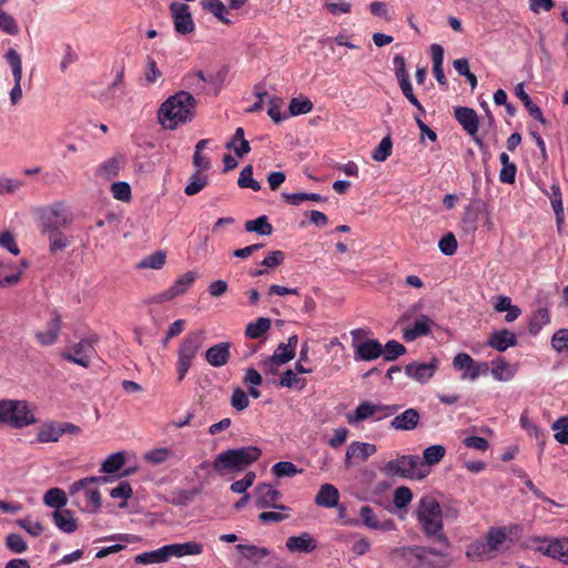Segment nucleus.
Segmentation results:
<instances>
[{"label":"nucleus","mask_w":568,"mask_h":568,"mask_svg":"<svg viewBox=\"0 0 568 568\" xmlns=\"http://www.w3.org/2000/svg\"><path fill=\"white\" fill-rule=\"evenodd\" d=\"M195 100L186 91H180L166 99L158 111L159 123L166 130H174L194 118Z\"/></svg>","instance_id":"f257e3e1"},{"label":"nucleus","mask_w":568,"mask_h":568,"mask_svg":"<svg viewBox=\"0 0 568 568\" xmlns=\"http://www.w3.org/2000/svg\"><path fill=\"white\" fill-rule=\"evenodd\" d=\"M416 518L424 534L445 545L448 539L443 532V511L439 503L432 496L419 499L416 508Z\"/></svg>","instance_id":"f03ea898"},{"label":"nucleus","mask_w":568,"mask_h":568,"mask_svg":"<svg viewBox=\"0 0 568 568\" xmlns=\"http://www.w3.org/2000/svg\"><path fill=\"white\" fill-rule=\"evenodd\" d=\"M261 455L262 450L255 446L227 449L215 457L213 468L220 475L240 473L256 462Z\"/></svg>","instance_id":"7ed1b4c3"},{"label":"nucleus","mask_w":568,"mask_h":568,"mask_svg":"<svg viewBox=\"0 0 568 568\" xmlns=\"http://www.w3.org/2000/svg\"><path fill=\"white\" fill-rule=\"evenodd\" d=\"M108 481L109 478L103 476L82 478L70 486V495L77 499L79 505L83 503L84 510L95 513L102 505V498L100 491L94 487V485L105 484Z\"/></svg>","instance_id":"20e7f679"},{"label":"nucleus","mask_w":568,"mask_h":568,"mask_svg":"<svg viewBox=\"0 0 568 568\" xmlns=\"http://www.w3.org/2000/svg\"><path fill=\"white\" fill-rule=\"evenodd\" d=\"M37 225L41 234L67 229L72 224V213L64 203L54 202L37 210Z\"/></svg>","instance_id":"39448f33"},{"label":"nucleus","mask_w":568,"mask_h":568,"mask_svg":"<svg viewBox=\"0 0 568 568\" xmlns=\"http://www.w3.org/2000/svg\"><path fill=\"white\" fill-rule=\"evenodd\" d=\"M0 423L13 428H23L37 423L28 402L18 399L0 400Z\"/></svg>","instance_id":"423d86ee"},{"label":"nucleus","mask_w":568,"mask_h":568,"mask_svg":"<svg viewBox=\"0 0 568 568\" xmlns=\"http://www.w3.org/2000/svg\"><path fill=\"white\" fill-rule=\"evenodd\" d=\"M386 476H397L400 478L423 479L427 473L423 470V462L417 455H403L387 462L382 468Z\"/></svg>","instance_id":"0eeeda50"},{"label":"nucleus","mask_w":568,"mask_h":568,"mask_svg":"<svg viewBox=\"0 0 568 568\" xmlns=\"http://www.w3.org/2000/svg\"><path fill=\"white\" fill-rule=\"evenodd\" d=\"M204 342V332L196 329L189 332L182 339L178 349V374L179 381H183L197 352Z\"/></svg>","instance_id":"6e6552de"},{"label":"nucleus","mask_w":568,"mask_h":568,"mask_svg":"<svg viewBox=\"0 0 568 568\" xmlns=\"http://www.w3.org/2000/svg\"><path fill=\"white\" fill-rule=\"evenodd\" d=\"M526 548L568 564V538L531 536L526 540Z\"/></svg>","instance_id":"1a4fd4ad"},{"label":"nucleus","mask_w":568,"mask_h":568,"mask_svg":"<svg viewBox=\"0 0 568 568\" xmlns=\"http://www.w3.org/2000/svg\"><path fill=\"white\" fill-rule=\"evenodd\" d=\"M97 342L98 336L92 335L88 338L81 339L71 347L65 348L61 355L65 361L88 368L90 366L91 358L95 354L94 345Z\"/></svg>","instance_id":"9d476101"},{"label":"nucleus","mask_w":568,"mask_h":568,"mask_svg":"<svg viewBox=\"0 0 568 568\" xmlns=\"http://www.w3.org/2000/svg\"><path fill=\"white\" fill-rule=\"evenodd\" d=\"M365 334L366 331L363 328H356L351 332L355 361H374L383 354V346L377 339H366L362 343L357 342Z\"/></svg>","instance_id":"9b49d317"},{"label":"nucleus","mask_w":568,"mask_h":568,"mask_svg":"<svg viewBox=\"0 0 568 568\" xmlns=\"http://www.w3.org/2000/svg\"><path fill=\"white\" fill-rule=\"evenodd\" d=\"M255 505L258 508H274L282 511H291V508L278 504L282 493L268 484H258L255 489Z\"/></svg>","instance_id":"f8f14e48"},{"label":"nucleus","mask_w":568,"mask_h":568,"mask_svg":"<svg viewBox=\"0 0 568 568\" xmlns=\"http://www.w3.org/2000/svg\"><path fill=\"white\" fill-rule=\"evenodd\" d=\"M4 59L7 61V63L9 64L11 71H12V75H13V80H14V85L13 88L11 89L10 91V102L12 105H17L21 98H22V89H21V80H22V61H21V55L19 54V52L13 49V48H10L6 54H4Z\"/></svg>","instance_id":"ddd939ff"},{"label":"nucleus","mask_w":568,"mask_h":568,"mask_svg":"<svg viewBox=\"0 0 568 568\" xmlns=\"http://www.w3.org/2000/svg\"><path fill=\"white\" fill-rule=\"evenodd\" d=\"M455 119L462 128L473 138L474 142L479 146H484L483 140L477 136L479 119L477 112L467 106H458L454 111Z\"/></svg>","instance_id":"4468645a"},{"label":"nucleus","mask_w":568,"mask_h":568,"mask_svg":"<svg viewBox=\"0 0 568 568\" xmlns=\"http://www.w3.org/2000/svg\"><path fill=\"white\" fill-rule=\"evenodd\" d=\"M174 29L180 34H189L194 31V22L192 19L190 7L182 2H172L170 4Z\"/></svg>","instance_id":"2eb2a0df"},{"label":"nucleus","mask_w":568,"mask_h":568,"mask_svg":"<svg viewBox=\"0 0 568 568\" xmlns=\"http://www.w3.org/2000/svg\"><path fill=\"white\" fill-rule=\"evenodd\" d=\"M197 275L190 271L176 278V281L165 291L161 292L154 300L162 303L173 300L184 294L195 282Z\"/></svg>","instance_id":"dca6fc26"},{"label":"nucleus","mask_w":568,"mask_h":568,"mask_svg":"<svg viewBox=\"0 0 568 568\" xmlns=\"http://www.w3.org/2000/svg\"><path fill=\"white\" fill-rule=\"evenodd\" d=\"M439 367V362L433 357L429 363H409L405 366L406 375L422 384L428 382Z\"/></svg>","instance_id":"f3484780"},{"label":"nucleus","mask_w":568,"mask_h":568,"mask_svg":"<svg viewBox=\"0 0 568 568\" xmlns=\"http://www.w3.org/2000/svg\"><path fill=\"white\" fill-rule=\"evenodd\" d=\"M408 552L417 559L418 568H438L440 564L435 559L442 560L445 557L440 550L418 546L408 548Z\"/></svg>","instance_id":"a211bd4d"},{"label":"nucleus","mask_w":568,"mask_h":568,"mask_svg":"<svg viewBox=\"0 0 568 568\" xmlns=\"http://www.w3.org/2000/svg\"><path fill=\"white\" fill-rule=\"evenodd\" d=\"M377 448L374 444L363 443V442H352L345 454V465L346 467H351L353 465V459H357L361 462L367 460L372 455L376 453Z\"/></svg>","instance_id":"6ab92c4d"},{"label":"nucleus","mask_w":568,"mask_h":568,"mask_svg":"<svg viewBox=\"0 0 568 568\" xmlns=\"http://www.w3.org/2000/svg\"><path fill=\"white\" fill-rule=\"evenodd\" d=\"M61 325H62L61 315L59 314L58 311H54L52 313L51 321L47 324L45 332H37L36 333V338H37L38 343L41 346L53 345L59 337V334L61 331Z\"/></svg>","instance_id":"aec40b11"},{"label":"nucleus","mask_w":568,"mask_h":568,"mask_svg":"<svg viewBox=\"0 0 568 568\" xmlns=\"http://www.w3.org/2000/svg\"><path fill=\"white\" fill-rule=\"evenodd\" d=\"M487 346L498 352H505L517 344V336L507 328L494 331L487 339Z\"/></svg>","instance_id":"412c9836"},{"label":"nucleus","mask_w":568,"mask_h":568,"mask_svg":"<svg viewBox=\"0 0 568 568\" xmlns=\"http://www.w3.org/2000/svg\"><path fill=\"white\" fill-rule=\"evenodd\" d=\"M231 344L222 342L207 348L205 359L213 367H221L227 364L231 357Z\"/></svg>","instance_id":"4be33fe9"},{"label":"nucleus","mask_w":568,"mask_h":568,"mask_svg":"<svg viewBox=\"0 0 568 568\" xmlns=\"http://www.w3.org/2000/svg\"><path fill=\"white\" fill-rule=\"evenodd\" d=\"M286 548L291 552L310 554L316 549L317 542L308 532H302L298 536H291L286 539Z\"/></svg>","instance_id":"5701e85b"},{"label":"nucleus","mask_w":568,"mask_h":568,"mask_svg":"<svg viewBox=\"0 0 568 568\" xmlns=\"http://www.w3.org/2000/svg\"><path fill=\"white\" fill-rule=\"evenodd\" d=\"M419 419L420 415L417 409L407 408L392 419L390 427L396 430H413L418 426Z\"/></svg>","instance_id":"b1692460"},{"label":"nucleus","mask_w":568,"mask_h":568,"mask_svg":"<svg viewBox=\"0 0 568 568\" xmlns=\"http://www.w3.org/2000/svg\"><path fill=\"white\" fill-rule=\"evenodd\" d=\"M490 373L496 381L509 382L516 374V367L498 356L490 362Z\"/></svg>","instance_id":"393cba45"},{"label":"nucleus","mask_w":568,"mask_h":568,"mask_svg":"<svg viewBox=\"0 0 568 568\" xmlns=\"http://www.w3.org/2000/svg\"><path fill=\"white\" fill-rule=\"evenodd\" d=\"M23 270L10 261L0 260V287L11 286L20 282Z\"/></svg>","instance_id":"a878e982"},{"label":"nucleus","mask_w":568,"mask_h":568,"mask_svg":"<svg viewBox=\"0 0 568 568\" xmlns=\"http://www.w3.org/2000/svg\"><path fill=\"white\" fill-rule=\"evenodd\" d=\"M338 489L332 484L322 485L314 499L317 506L325 508L336 507L338 505Z\"/></svg>","instance_id":"bb28decb"},{"label":"nucleus","mask_w":568,"mask_h":568,"mask_svg":"<svg viewBox=\"0 0 568 568\" xmlns=\"http://www.w3.org/2000/svg\"><path fill=\"white\" fill-rule=\"evenodd\" d=\"M432 320L426 315H419L412 327L405 328L403 338L406 342H413L420 336H426L430 333Z\"/></svg>","instance_id":"cd10ccee"},{"label":"nucleus","mask_w":568,"mask_h":568,"mask_svg":"<svg viewBox=\"0 0 568 568\" xmlns=\"http://www.w3.org/2000/svg\"><path fill=\"white\" fill-rule=\"evenodd\" d=\"M359 515L364 525L371 529L387 531L392 530L395 526L394 521L390 519L379 521L371 506H363L359 510Z\"/></svg>","instance_id":"c85d7f7f"},{"label":"nucleus","mask_w":568,"mask_h":568,"mask_svg":"<svg viewBox=\"0 0 568 568\" xmlns=\"http://www.w3.org/2000/svg\"><path fill=\"white\" fill-rule=\"evenodd\" d=\"M54 525L63 532L72 534L78 529L77 519L70 509H60L52 513Z\"/></svg>","instance_id":"c756f323"},{"label":"nucleus","mask_w":568,"mask_h":568,"mask_svg":"<svg viewBox=\"0 0 568 568\" xmlns=\"http://www.w3.org/2000/svg\"><path fill=\"white\" fill-rule=\"evenodd\" d=\"M171 558L169 546L165 545L159 549L145 551L135 556L134 561L141 565L161 564Z\"/></svg>","instance_id":"7c9ffc66"},{"label":"nucleus","mask_w":568,"mask_h":568,"mask_svg":"<svg viewBox=\"0 0 568 568\" xmlns=\"http://www.w3.org/2000/svg\"><path fill=\"white\" fill-rule=\"evenodd\" d=\"M453 367L456 371L463 372L462 379L474 381V373L476 368V362L467 353H458L453 359Z\"/></svg>","instance_id":"2f4dec72"},{"label":"nucleus","mask_w":568,"mask_h":568,"mask_svg":"<svg viewBox=\"0 0 568 568\" xmlns=\"http://www.w3.org/2000/svg\"><path fill=\"white\" fill-rule=\"evenodd\" d=\"M466 556L470 560H489L497 556V554H493L491 550L488 548V545L486 544L485 538L484 539H477L474 542H471L466 551Z\"/></svg>","instance_id":"473e14b6"},{"label":"nucleus","mask_w":568,"mask_h":568,"mask_svg":"<svg viewBox=\"0 0 568 568\" xmlns=\"http://www.w3.org/2000/svg\"><path fill=\"white\" fill-rule=\"evenodd\" d=\"M516 95L519 98V100L524 103L526 110L532 116L535 120L539 121L540 123L545 124L546 119L542 115L541 109L532 103L530 97L528 93L524 90V83H519L516 85Z\"/></svg>","instance_id":"72a5a7b5"},{"label":"nucleus","mask_w":568,"mask_h":568,"mask_svg":"<svg viewBox=\"0 0 568 568\" xmlns=\"http://www.w3.org/2000/svg\"><path fill=\"white\" fill-rule=\"evenodd\" d=\"M550 313L546 307H539L530 316L528 323V332L530 335L536 336L542 329L544 326L549 324Z\"/></svg>","instance_id":"f704fd0d"},{"label":"nucleus","mask_w":568,"mask_h":568,"mask_svg":"<svg viewBox=\"0 0 568 568\" xmlns=\"http://www.w3.org/2000/svg\"><path fill=\"white\" fill-rule=\"evenodd\" d=\"M121 159L116 156L103 161L95 170V175L103 180H111L118 176L121 168Z\"/></svg>","instance_id":"c9c22d12"},{"label":"nucleus","mask_w":568,"mask_h":568,"mask_svg":"<svg viewBox=\"0 0 568 568\" xmlns=\"http://www.w3.org/2000/svg\"><path fill=\"white\" fill-rule=\"evenodd\" d=\"M506 539V527H491L485 536L486 544L488 545V548L491 550L493 554H497V551L500 550Z\"/></svg>","instance_id":"e433bc0d"},{"label":"nucleus","mask_w":568,"mask_h":568,"mask_svg":"<svg viewBox=\"0 0 568 568\" xmlns=\"http://www.w3.org/2000/svg\"><path fill=\"white\" fill-rule=\"evenodd\" d=\"M169 550L171 557H183L187 555H200L203 552V545L196 541H187L183 544H170Z\"/></svg>","instance_id":"4c0bfd02"},{"label":"nucleus","mask_w":568,"mask_h":568,"mask_svg":"<svg viewBox=\"0 0 568 568\" xmlns=\"http://www.w3.org/2000/svg\"><path fill=\"white\" fill-rule=\"evenodd\" d=\"M61 436L62 434L60 423L51 422L43 424L40 427L37 434V440L39 443H55Z\"/></svg>","instance_id":"58836bf2"},{"label":"nucleus","mask_w":568,"mask_h":568,"mask_svg":"<svg viewBox=\"0 0 568 568\" xmlns=\"http://www.w3.org/2000/svg\"><path fill=\"white\" fill-rule=\"evenodd\" d=\"M246 232H255L258 235L268 236L273 233V225L266 215H261L255 220H248L244 224Z\"/></svg>","instance_id":"ea45409f"},{"label":"nucleus","mask_w":568,"mask_h":568,"mask_svg":"<svg viewBox=\"0 0 568 568\" xmlns=\"http://www.w3.org/2000/svg\"><path fill=\"white\" fill-rule=\"evenodd\" d=\"M375 414L374 404L366 400L358 404L353 413L347 414L346 418L349 424H357L369 417H374Z\"/></svg>","instance_id":"a19ab883"},{"label":"nucleus","mask_w":568,"mask_h":568,"mask_svg":"<svg viewBox=\"0 0 568 568\" xmlns=\"http://www.w3.org/2000/svg\"><path fill=\"white\" fill-rule=\"evenodd\" d=\"M272 322L267 317H260L255 322H250L245 327V335L248 338L256 339L262 337L271 328Z\"/></svg>","instance_id":"79ce46f5"},{"label":"nucleus","mask_w":568,"mask_h":568,"mask_svg":"<svg viewBox=\"0 0 568 568\" xmlns=\"http://www.w3.org/2000/svg\"><path fill=\"white\" fill-rule=\"evenodd\" d=\"M44 235L48 236L49 251L51 253L63 251L71 244V240L69 239V236L62 233V230L51 231L45 233Z\"/></svg>","instance_id":"37998d69"},{"label":"nucleus","mask_w":568,"mask_h":568,"mask_svg":"<svg viewBox=\"0 0 568 568\" xmlns=\"http://www.w3.org/2000/svg\"><path fill=\"white\" fill-rule=\"evenodd\" d=\"M550 199L552 210L556 214L557 222L560 223L564 219L562 195L559 183L556 181L550 185V192L547 193Z\"/></svg>","instance_id":"c03bdc74"},{"label":"nucleus","mask_w":568,"mask_h":568,"mask_svg":"<svg viewBox=\"0 0 568 568\" xmlns=\"http://www.w3.org/2000/svg\"><path fill=\"white\" fill-rule=\"evenodd\" d=\"M43 501L47 506L60 510L67 505L68 498L61 488H51L44 494Z\"/></svg>","instance_id":"a18cd8bd"},{"label":"nucleus","mask_w":568,"mask_h":568,"mask_svg":"<svg viewBox=\"0 0 568 568\" xmlns=\"http://www.w3.org/2000/svg\"><path fill=\"white\" fill-rule=\"evenodd\" d=\"M278 386L302 390L306 386V379L298 377V375L293 369H287L282 374L278 381Z\"/></svg>","instance_id":"49530a36"},{"label":"nucleus","mask_w":568,"mask_h":568,"mask_svg":"<svg viewBox=\"0 0 568 568\" xmlns=\"http://www.w3.org/2000/svg\"><path fill=\"white\" fill-rule=\"evenodd\" d=\"M125 463L124 453L118 452L111 454L101 465V473L113 474L122 468Z\"/></svg>","instance_id":"de8ad7c7"},{"label":"nucleus","mask_w":568,"mask_h":568,"mask_svg":"<svg viewBox=\"0 0 568 568\" xmlns=\"http://www.w3.org/2000/svg\"><path fill=\"white\" fill-rule=\"evenodd\" d=\"M267 114L275 123H281L283 120L287 119L286 113H282V108L284 105V100L278 97H270L267 99Z\"/></svg>","instance_id":"09e8293b"},{"label":"nucleus","mask_w":568,"mask_h":568,"mask_svg":"<svg viewBox=\"0 0 568 568\" xmlns=\"http://www.w3.org/2000/svg\"><path fill=\"white\" fill-rule=\"evenodd\" d=\"M203 10L211 12L221 22L229 24L230 20L224 17L227 12L224 3L221 0H201Z\"/></svg>","instance_id":"8fccbe9b"},{"label":"nucleus","mask_w":568,"mask_h":568,"mask_svg":"<svg viewBox=\"0 0 568 568\" xmlns=\"http://www.w3.org/2000/svg\"><path fill=\"white\" fill-rule=\"evenodd\" d=\"M392 150H393L392 138H390V135H386L382 139L379 144L372 152V159L377 162H384L390 156Z\"/></svg>","instance_id":"3c124183"},{"label":"nucleus","mask_w":568,"mask_h":568,"mask_svg":"<svg viewBox=\"0 0 568 568\" xmlns=\"http://www.w3.org/2000/svg\"><path fill=\"white\" fill-rule=\"evenodd\" d=\"M166 261V254L163 251H156L153 254L144 257L139 264L138 268H153L161 270Z\"/></svg>","instance_id":"603ef678"},{"label":"nucleus","mask_w":568,"mask_h":568,"mask_svg":"<svg viewBox=\"0 0 568 568\" xmlns=\"http://www.w3.org/2000/svg\"><path fill=\"white\" fill-rule=\"evenodd\" d=\"M446 449L442 445H433L424 449L423 458L424 464L428 466H434L438 464L445 456Z\"/></svg>","instance_id":"864d4df0"},{"label":"nucleus","mask_w":568,"mask_h":568,"mask_svg":"<svg viewBox=\"0 0 568 568\" xmlns=\"http://www.w3.org/2000/svg\"><path fill=\"white\" fill-rule=\"evenodd\" d=\"M288 110L291 115L306 114L313 110V102L308 98H293Z\"/></svg>","instance_id":"5fc2aeb1"},{"label":"nucleus","mask_w":568,"mask_h":568,"mask_svg":"<svg viewBox=\"0 0 568 568\" xmlns=\"http://www.w3.org/2000/svg\"><path fill=\"white\" fill-rule=\"evenodd\" d=\"M207 182L209 180L206 175L196 172L190 178V182L185 186L184 193L189 196L195 195L207 185Z\"/></svg>","instance_id":"6e6d98bb"},{"label":"nucleus","mask_w":568,"mask_h":568,"mask_svg":"<svg viewBox=\"0 0 568 568\" xmlns=\"http://www.w3.org/2000/svg\"><path fill=\"white\" fill-rule=\"evenodd\" d=\"M406 353V347L395 339H390L383 348L385 361L393 362Z\"/></svg>","instance_id":"4d7b16f0"},{"label":"nucleus","mask_w":568,"mask_h":568,"mask_svg":"<svg viewBox=\"0 0 568 568\" xmlns=\"http://www.w3.org/2000/svg\"><path fill=\"white\" fill-rule=\"evenodd\" d=\"M237 184L242 189L250 187L253 191H260L261 184L253 179V168L252 165H246L242 169L240 173V178L237 180Z\"/></svg>","instance_id":"13d9d810"},{"label":"nucleus","mask_w":568,"mask_h":568,"mask_svg":"<svg viewBox=\"0 0 568 568\" xmlns=\"http://www.w3.org/2000/svg\"><path fill=\"white\" fill-rule=\"evenodd\" d=\"M551 428L556 432L555 439L564 445H568V416H561L554 422Z\"/></svg>","instance_id":"bf43d9fd"},{"label":"nucleus","mask_w":568,"mask_h":568,"mask_svg":"<svg viewBox=\"0 0 568 568\" xmlns=\"http://www.w3.org/2000/svg\"><path fill=\"white\" fill-rule=\"evenodd\" d=\"M272 471L276 477H292L302 473V469L291 462H278L273 465Z\"/></svg>","instance_id":"052dcab7"},{"label":"nucleus","mask_w":568,"mask_h":568,"mask_svg":"<svg viewBox=\"0 0 568 568\" xmlns=\"http://www.w3.org/2000/svg\"><path fill=\"white\" fill-rule=\"evenodd\" d=\"M236 548L247 559H262L270 555L266 548H260L255 545H237Z\"/></svg>","instance_id":"680f3d73"},{"label":"nucleus","mask_w":568,"mask_h":568,"mask_svg":"<svg viewBox=\"0 0 568 568\" xmlns=\"http://www.w3.org/2000/svg\"><path fill=\"white\" fill-rule=\"evenodd\" d=\"M413 499L412 490L406 486H400L394 491V505L399 508H406Z\"/></svg>","instance_id":"e2e57ef3"},{"label":"nucleus","mask_w":568,"mask_h":568,"mask_svg":"<svg viewBox=\"0 0 568 568\" xmlns=\"http://www.w3.org/2000/svg\"><path fill=\"white\" fill-rule=\"evenodd\" d=\"M0 30L10 36L19 33V26L14 18L2 10H0Z\"/></svg>","instance_id":"0e129e2a"},{"label":"nucleus","mask_w":568,"mask_h":568,"mask_svg":"<svg viewBox=\"0 0 568 568\" xmlns=\"http://www.w3.org/2000/svg\"><path fill=\"white\" fill-rule=\"evenodd\" d=\"M6 546L14 554H22L28 549L27 542L19 534H9L6 538Z\"/></svg>","instance_id":"69168bd1"},{"label":"nucleus","mask_w":568,"mask_h":568,"mask_svg":"<svg viewBox=\"0 0 568 568\" xmlns=\"http://www.w3.org/2000/svg\"><path fill=\"white\" fill-rule=\"evenodd\" d=\"M440 252L447 256H452L457 251V240L453 233L445 234L438 243Z\"/></svg>","instance_id":"338daca9"},{"label":"nucleus","mask_w":568,"mask_h":568,"mask_svg":"<svg viewBox=\"0 0 568 568\" xmlns=\"http://www.w3.org/2000/svg\"><path fill=\"white\" fill-rule=\"evenodd\" d=\"M551 346L554 349H556L558 353H561L566 349H568V329L561 328L558 329L551 338Z\"/></svg>","instance_id":"774afa93"}]
</instances>
